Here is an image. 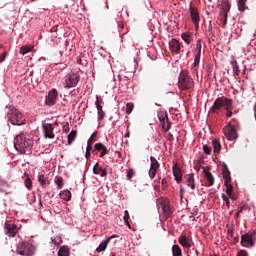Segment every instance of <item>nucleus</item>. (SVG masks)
<instances>
[{"label":"nucleus","instance_id":"obj_1","mask_svg":"<svg viewBox=\"0 0 256 256\" xmlns=\"http://www.w3.org/2000/svg\"><path fill=\"white\" fill-rule=\"evenodd\" d=\"M14 146L16 151L27 153L30 152L33 147V140L29 134H20L14 139Z\"/></svg>","mask_w":256,"mask_h":256},{"label":"nucleus","instance_id":"obj_2","mask_svg":"<svg viewBox=\"0 0 256 256\" xmlns=\"http://www.w3.org/2000/svg\"><path fill=\"white\" fill-rule=\"evenodd\" d=\"M178 87L181 90H190L194 87V82L191 76H189L188 70H181L178 76Z\"/></svg>","mask_w":256,"mask_h":256},{"label":"nucleus","instance_id":"obj_3","mask_svg":"<svg viewBox=\"0 0 256 256\" xmlns=\"http://www.w3.org/2000/svg\"><path fill=\"white\" fill-rule=\"evenodd\" d=\"M231 109V101L230 98L222 96L216 98L212 107L210 108L211 113H218L221 109Z\"/></svg>","mask_w":256,"mask_h":256},{"label":"nucleus","instance_id":"obj_4","mask_svg":"<svg viewBox=\"0 0 256 256\" xmlns=\"http://www.w3.org/2000/svg\"><path fill=\"white\" fill-rule=\"evenodd\" d=\"M35 251L36 248L26 241H21L16 246V253L20 256H34Z\"/></svg>","mask_w":256,"mask_h":256},{"label":"nucleus","instance_id":"obj_5","mask_svg":"<svg viewBox=\"0 0 256 256\" xmlns=\"http://www.w3.org/2000/svg\"><path fill=\"white\" fill-rule=\"evenodd\" d=\"M8 120L12 125H22L25 123V118L22 112L16 108H12L7 114Z\"/></svg>","mask_w":256,"mask_h":256},{"label":"nucleus","instance_id":"obj_6","mask_svg":"<svg viewBox=\"0 0 256 256\" xmlns=\"http://www.w3.org/2000/svg\"><path fill=\"white\" fill-rule=\"evenodd\" d=\"M223 134L226 138H228V141H235L238 138L236 125L232 124V122H229L228 125L224 126Z\"/></svg>","mask_w":256,"mask_h":256},{"label":"nucleus","instance_id":"obj_7","mask_svg":"<svg viewBox=\"0 0 256 256\" xmlns=\"http://www.w3.org/2000/svg\"><path fill=\"white\" fill-rule=\"evenodd\" d=\"M157 207L158 209H161L165 218H170L172 215V210L167 199L159 198L157 200Z\"/></svg>","mask_w":256,"mask_h":256},{"label":"nucleus","instance_id":"obj_8","mask_svg":"<svg viewBox=\"0 0 256 256\" xmlns=\"http://www.w3.org/2000/svg\"><path fill=\"white\" fill-rule=\"evenodd\" d=\"M81 80V76L78 73H71L65 78V89H71V87H76Z\"/></svg>","mask_w":256,"mask_h":256},{"label":"nucleus","instance_id":"obj_9","mask_svg":"<svg viewBox=\"0 0 256 256\" xmlns=\"http://www.w3.org/2000/svg\"><path fill=\"white\" fill-rule=\"evenodd\" d=\"M4 230L5 234L9 237H16L17 233H19V227L10 220H6Z\"/></svg>","mask_w":256,"mask_h":256},{"label":"nucleus","instance_id":"obj_10","mask_svg":"<svg viewBox=\"0 0 256 256\" xmlns=\"http://www.w3.org/2000/svg\"><path fill=\"white\" fill-rule=\"evenodd\" d=\"M241 246L243 247H254V233H246L241 236Z\"/></svg>","mask_w":256,"mask_h":256},{"label":"nucleus","instance_id":"obj_11","mask_svg":"<svg viewBox=\"0 0 256 256\" xmlns=\"http://www.w3.org/2000/svg\"><path fill=\"white\" fill-rule=\"evenodd\" d=\"M190 16H191V20L194 23V26L196 27V29H199V23L201 21V17H200V13H199L198 9L191 6L190 7Z\"/></svg>","mask_w":256,"mask_h":256},{"label":"nucleus","instance_id":"obj_12","mask_svg":"<svg viewBox=\"0 0 256 256\" xmlns=\"http://www.w3.org/2000/svg\"><path fill=\"white\" fill-rule=\"evenodd\" d=\"M43 133H44V138L46 139H54L55 134L53 132L54 128L52 124L46 123L42 125Z\"/></svg>","mask_w":256,"mask_h":256},{"label":"nucleus","instance_id":"obj_13","mask_svg":"<svg viewBox=\"0 0 256 256\" xmlns=\"http://www.w3.org/2000/svg\"><path fill=\"white\" fill-rule=\"evenodd\" d=\"M58 97V92L56 89L50 90L48 96H46L45 104L46 106H54L56 104V99Z\"/></svg>","mask_w":256,"mask_h":256},{"label":"nucleus","instance_id":"obj_14","mask_svg":"<svg viewBox=\"0 0 256 256\" xmlns=\"http://www.w3.org/2000/svg\"><path fill=\"white\" fill-rule=\"evenodd\" d=\"M204 176L206 179L205 186L211 187L215 183V178L213 177V174L211 173V170L209 167H204Z\"/></svg>","mask_w":256,"mask_h":256},{"label":"nucleus","instance_id":"obj_15","mask_svg":"<svg viewBox=\"0 0 256 256\" xmlns=\"http://www.w3.org/2000/svg\"><path fill=\"white\" fill-rule=\"evenodd\" d=\"M101 151L100 157L103 158V156L108 155L110 150L107 148V146L103 145V143H96L94 146L93 153H97Z\"/></svg>","mask_w":256,"mask_h":256},{"label":"nucleus","instance_id":"obj_16","mask_svg":"<svg viewBox=\"0 0 256 256\" xmlns=\"http://www.w3.org/2000/svg\"><path fill=\"white\" fill-rule=\"evenodd\" d=\"M13 185L11 182L3 180V178L0 176V191L2 193L11 194V191H9V188H12Z\"/></svg>","mask_w":256,"mask_h":256},{"label":"nucleus","instance_id":"obj_17","mask_svg":"<svg viewBox=\"0 0 256 256\" xmlns=\"http://www.w3.org/2000/svg\"><path fill=\"white\" fill-rule=\"evenodd\" d=\"M168 44L172 53H176V54L180 53L181 44L179 41L175 40V38H172V40L169 41Z\"/></svg>","mask_w":256,"mask_h":256},{"label":"nucleus","instance_id":"obj_18","mask_svg":"<svg viewBox=\"0 0 256 256\" xmlns=\"http://www.w3.org/2000/svg\"><path fill=\"white\" fill-rule=\"evenodd\" d=\"M222 173H223V180L224 184L231 183V171L229 170L227 164H222Z\"/></svg>","mask_w":256,"mask_h":256},{"label":"nucleus","instance_id":"obj_19","mask_svg":"<svg viewBox=\"0 0 256 256\" xmlns=\"http://www.w3.org/2000/svg\"><path fill=\"white\" fill-rule=\"evenodd\" d=\"M178 242L181 246L185 247L186 249H191L193 246V241L188 239L187 236L183 235L178 238Z\"/></svg>","mask_w":256,"mask_h":256},{"label":"nucleus","instance_id":"obj_20","mask_svg":"<svg viewBox=\"0 0 256 256\" xmlns=\"http://www.w3.org/2000/svg\"><path fill=\"white\" fill-rule=\"evenodd\" d=\"M94 174H99L101 177L107 176V168H103L99 163H96L93 168Z\"/></svg>","mask_w":256,"mask_h":256},{"label":"nucleus","instance_id":"obj_21","mask_svg":"<svg viewBox=\"0 0 256 256\" xmlns=\"http://www.w3.org/2000/svg\"><path fill=\"white\" fill-rule=\"evenodd\" d=\"M96 109L98 111V120H103L106 117V112L103 111V106L99 101V97L96 98Z\"/></svg>","mask_w":256,"mask_h":256},{"label":"nucleus","instance_id":"obj_22","mask_svg":"<svg viewBox=\"0 0 256 256\" xmlns=\"http://www.w3.org/2000/svg\"><path fill=\"white\" fill-rule=\"evenodd\" d=\"M173 174L175 177V180L177 181V183H181L182 179H183V173L181 171V168L178 167L176 164L173 167Z\"/></svg>","mask_w":256,"mask_h":256},{"label":"nucleus","instance_id":"obj_23","mask_svg":"<svg viewBox=\"0 0 256 256\" xmlns=\"http://www.w3.org/2000/svg\"><path fill=\"white\" fill-rule=\"evenodd\" d=\"M186 180V184L188 187H191L192 190H195L196 185H195V178H194V174H186V176L184 177Z\"/></svg>","mask_w":256,"mask_h":256},{"label":"nucleus","instance_id":"obj_24","mask_svg":"<svg viewBox=\"0 0 256 256\" xmlns=\"http://www.w3.org/2000/svg\"><path fill=\"white\" fill-rule=\"evenodd\" d=\"M113 237H115V236L108 237L107 240L101 241L99 246L96 248V251L98 253H101L102 251H105L107 249L109 243L111 242V239H113Z\"/></svg>","mask_w":256,"mask_h":256},{"label":"nucleus","instance_id":"obj_25","mask_svg":"<svg viewBox=\"0 0 256 256\" xmlns=\"http://www.w3.org/2000/svg\"><path fill=\"white\" fill-rule=\"evenodd\" d=\"M221 9H222V13H227L231 11V3L229 2V0H223L221 3Z\"/></svg>","mask_w":256,"mask_h":256},{"label":"nucleus","instance_id":"obj_26","mask_svg":"<svg viewBox=\"0 0 256 256\" xmlns=\"http://www.w3.org/2000/svg\"><path fill=\"white\" fill-rule=\"evenodd\" d=\"M38 181L41 184L42 187L49 186L50 180L49 177H46L44 174H40L38 177Z\"/></svg>","mask_w":256,"mask_h":256},{"label":"nucleus","instance_id":"obj_27","mask_svg":"<svg viewBox=\"0 0 256 256\" xmlns=\"http://www.w3.org/2000/svg\"><path fill=\"white\" fill-rule=\"evenodd\" d=\"M212 145H213V152L214 153H220L222 146H221V142H219L218 139H213L212 140Z\"/></svg>","mask_w":256,"mask_h":256},{"label":"nucleus","instance_id":"obj_28","mask_svg":"<svg viewBox=\"0 0 256 256\" xmlns=\"http://www.w3.org/2000/svg\"><path fill=\"white\" fill-rule=\"evenodd\" d=\"M60 197H61L62 200L70 201L71 197H72L71 191H69V190L61 191L60 192Z\"/></svg>","mask_w":256,"mask_h":256},{"label":"nucleus","instance_id":"obj_29","mask_svg":"<svg viewBox=\"0 0 256 256\" xmlns=\"http://www.w3.org/2000/svg\"><path fill=\"white\" fill-rule=\"evenodd\" d=\"M58 256H70V250L67 246H62L59 248Z\"/></svg>","mask_w":256,"mask_h":256},{"label":"nucleus","instance_id":"obj_30","mask_svg":"<svg viewBox=\"0 0 256 256\" xmlns=\"http://www.w3.org/2000/svg\"><path fill=\"white\" fill-rule=\"evenodd\" d=\"M32 50H33L32 45H24L23 47L20 48V54L26 55V54L31 53Z\"/></svg>","mask_w":256,"mask_h":256},{"label":"nucleus","instance_id":"obj_31","mask_svg":"<svg viewBox=\"0 0 256 256\" xmlns=\"http://www.w3.org/2000/svg\"><path fill=\"white\" fill-rule=\"evenodd\" d=\"M76 137H77V131L76 130L71 131L70 134L68 135L67 144L72 145L73 141H75Z\"/></svg>","mask_w":256,"mask_h":256},{"label":"nucleus","instance_id":"obj_32","mask_svg":"<svg viewBox=\"0 0 256 256\" xmlns=\"http://www.w3.org/2000/svg\"><path fill=\"white\" fill-rule=\"evenodd\" d=\"M181 38L185 41L187 44H191L193 41V36L190 33H182Z\"/></svg>","mask_w":256,"mask_h":256},{"label":"nucleus","instance_id":"obj_33","mask_svg":"<svg viewBox=\"0 0 256 256\" xmlns=\"http://www.w3.org/2000/svg\"><path fill=\"white\" fill-rule=\"evenodd\" d=\"M150 160H151V167L155 169L156 172H158V169H160V163L158 162L156 157H153V156L150 157Z\"/></svg>","mask_w":256,"mask_h":256},{"label":"nucleus","instance_id":"obj_34","mask_svg":"<svg viewBox=\"0 0 256 256\" xmlns=\"http://www.w3.org/2000/svg\"><path fill=\"white\" fill-rule=\"evenodd\" d=\"M97 134L98 132L95 131L87 141V145L90 147V149H93V144L96 141Z\"/></svg>","mask_w":256,"mask_h":256},{"label":"nucleus","instance_id":"obj_35","mask_svg":"<svg viewBox=\"0 0 256 256\" xmlns=\"http://www.w3.org/2000/svg\"><path fill=\"white\" fill-rule=\"evenodd\" d=\"M172 254L173 256H182V250L181 247L178 246V244H174L172 247Z\"/></svg>","mask_w":256,"mask_h":256},{"label":"nucleus","instance_id":"obj_36","mask_svg":"<svg viewBox=\"0 0 256 256\" xmlns=\"http://www.w3.org/2000/svg\"><path fill=\"white\" fill-rule=\"evenodd\" d=\"M162 128H163L164 131H169L170 128H171V122H170V120L168 118V115L166 116V118H165V120H164V122L162 124Z\"/></svg>","mask_w":256,"mask_h":256},{"label":"nucleus","instance_id":"obj_37","mask_svg":"<svg viewBox=\"0 0 256 256\" xmlns=\"http://www.w3.org/2000/svg\"><path fill=\"white\" fill-rule=\"evenodd\" d=\"M226 186V194L229 197H232V193H233V185L231 184V182H227V184H224Z\"/></svg>","mask_w":256,"mask_h":256},{"label":"nucleus","instance_id":"obj_38","mask_svg":"<svg viewBox=\"0 0 256 256\" xmlns=\"http://www.w3.org/2000/svg\"><path fill=\"white\" fill-rule=\"evenodd\" d=\"M246 9V0H238V11L244 12Z\"/></svg>","mask_w":256,"mask_h":256},{"label":"nucleus","instance_id":"obj_39","mask_svg":"<svg viewBox=\"0 0 256 256\" xmlns=\"http://www.w3.org/2000/svg\"><path fill=\"white\" fill-rule=\"evenodd\" d=\"M129 219H130V214L128 212V210H125L124 211V222H125V225L128 227V228H131V224L129 222Z\"/></svg>","mask_w":256,"mask_h":256},{"label":"nucleus","instance_id":"obj_40","mask_svg":"<svg viewBox=\"0 0 256 256\" xmlns=\"http://www.w3.org/2000/svg\"><path fill=\"white\" fill-rule=\"evenodd\" d=\"M167 116H168L167 112H158V120L160 121L161 125H163Z\"/></svg>","mask_w":256,"mask_h":256},{"label":"nucleus","instance_id":"obj_41","mask_svg":"<svg viewBox=\"0 0 256 256\" xmlns=\"http://www.w3.org/2000/svg\"><path fill=\"white\" fill-rule=\"evenodd\" d=\"M230 101V108H225L226 109V116L227 117H232L233 116V101L231 100V98H229Z\"/></svg>","mask_w":256,"mask_h":256},{"label":"nucleus","instance_id":"obj_42","mask_svg":"<svg viewBox=\"0 0 256 256\" xmlns=\"http://www.w3.org/2000/svg\"><path fill=\"white\" fill-rule=\"evenodd\" d=\"M231 196L222 194V199L226 203V207L229 209L231 207V202H230Z\"/></svg>","mask_w":256,"mask_h":256},{"label":"nucleus","instance_id":"obj_43","mask_svg":"<svg viewBox=\"0 0 256 256\" xmlns=\"http://www.w3.org/2000/svg\"><path fill=\"white\" fill-rule=\"evenodd\" d=\"M24 183H25L26 188H28V190H32L33 183L31 181V178L26 177Z\"/></svg>","mask_w":256,"mask_h":256},{"label":"nucleus","instance_id":"obj_44","mask_svg":"<svg viewBox=\"0 0 256 256\" xmlns=\"http://www.w3.org/2000/svg\"><path fill=\"white\" fill-rule=\"evenodd\" d=\"M54 181L59 189H61L64 186L62 177H55Z\"/></svg>","mask_w":256,"mask_h":256},{"label":"nucleus","instance_id":"obj_45","mask_svg":"<svg viewBox=\"0 0 256 256\" xmlns=\"http://www.w3.org/2000/svg\"><path fill=\"white\" fill-rule=\"evenodd\" d=\"M156 174H157L156 169L153 168L152 166H150V169H149V172H148L149 178H150V179H154V177L156 176Z\"/></svg>","mask_w":256,"mask_h":256},{"label":"nucleus","instance_id":"obj_46","mask_svg":"<svg viewBox=\"0 0 256 256\" xmlns=\"http://www.w3.org/2000/svg\"><path fill=\"white\" fill-rule=\"evenodd\" d=\"M133 109H134V104L133 103H127L126 104V113L127 114H131Z\"/></svg>","mask_w":256,"mask_h":256},{"label":"nucleus","instance_id":"obj_47","mask_svg":"<svg viewBox=\"0 0 256 256\" xmlns=\"http://www.w3.org/2000/svg\"><path fill=\"white\" fill-rule=\"evenodd\" d=\"M196 53H198L199 55H201V52H202V44H201V40H198L196 42Z\"/></svg>","mask_w":256,"mask_h":256},{"label":"nucleus","instance_id":"obj_48","mask_svg":"<svg viewBox=\"0 0 256 256\" xmlns=\"http://www.w3.org/2000/svg\"><path fill=\"white\" fill-rule=\"evenodd\" d=\"M200 59H201V54L196 52L195 57H194V65H195V67L200 64Z\"/></svg>","mask_w":256,"mask_h":256},{"label":"nucleus","instance_id":"obj_49","mask_svg":"<svg viewBox=\"0 0 256 256\" xmlns=\"http://www.w3.org/2000/svg\"><path fill=\"white\" fill-rule=\"evenodd\" d=\"M203 151H204V153H206V155H211V153H212V148H211V146L204 145V146H203Z\"/></svg>","mask_w":256,"mask_h":256},{"label":"nucleus","instance_id":"obj_50","mask_svg":"<svg viewBox=\"0 0 256 256\" xmlns=\"http://www.w3.org/2000/svg\"><path fill=\"white\" fill-rule=\"evenodd\" d=\"M208 33L211 34V36H214V31H213V25H212V20L209 21V24H208Z\"/></svg>","mask_w":256,"mask_h":256},{"label":"nucleus","instance_id":"obj_51","mask_svg":"<svg viewBox=\"0 0 256 256\" xmlns=\"http://www.w3.org/2000/svg\"><path fill=\"white\" fill-rule=\"evenodd\" d=\"M221 20H225V23H228V13L227 12H220Z\"/></svg>","mask_w":256,"mask_h":256},{"label":"nucleus","instance_id":"obj_52","mask_svg":"<svg viewBox=\"0 0 256 256\" xmlns=\"http://www.w3.org/2000/svg\"><path fill=\"white\" fill-rule=\"evenodd\" d=\"M91 151H92L91 147L87 145L86 154H85L86 159H89L91 157Z\"/></svg>","mask_w":256,"mask_h":256},{"label":"nucleus","instance_id":"obj_53","mask_svg":"<svg viewBox=\"0 0 256 256\" xmlns=\"http://www.w3.org/2000/svg\"><path fill=\"white\" fill-rule=\"evenodd\" d=\"M134 174H135V172H134V170L132 168L130 170H128L127 179L131 180L132 177L134 176Z\"/></svg>","mask_w":256,"mask_h":256},{"label":"nucleus","instance_id":"obj_54","mask_svg":"<svg viewBox=\"0 0 256 256\" xmlns=\"http://www.w3.org/2000/svg\"><path fill=\"white\" fill-rule=\"evenodd\" d=\"M233 73L235 76L239 75V66L238 65L233 66Z\"/></svg>","mask_w":256,"mask_h":256},{"label":"nucleus","instance_id":"obj_55","mask_svg":"<svg viewBox=\"0 0 256 256\" xmlns=\"http://www.w3.org/2000/svg\"><path fill=\"white\" fill-rule=\"evenodd\" d=\"M237 256H248V251H246V250H240V251H238Z\"/></svg>","mask_w":256,"mask_h":256},{"label":"nucleus","instance_id":"obj_56","mask_svg":"<svg viewBox=\"0 0 256 256\" xmlns=\"http://www.w3.org/2000/svg\"><path fill=\"white\" fill-rule=\"evenodd\" d=\"M63 131L66 133L70 131L69 122H66V124L63 125Z\"/></svg>","mask_w":256,"mask_h":256},{"label":"nucleus","instance_id":"obj_57","mask_svg":"<svg viewBox=\"0 0 256 256\" xmlns=\"http://www.w3.org/2000/svg\"><path fill=\"white\" fill-rule=\"evenodd\" d=\"M174 137H173V134H168L167 135V140L168 141H173Z\"/></svg>","mask_w":256,"mask_h":256},{"label":"nucleus","instance_id":"obj_58","mask_svg":"<svg viewBox=\"0 0 256 256\" xmlns=\"http://www.w3.org/2000/svg\"><path fill=\"white\" fill-rule=\"evenodd\" d=\"M5 59H6V55L5 54H1L0 55V62L5 61Z\"/></svg>","mask_w":256,"mask_h":256},{"label":"nucleus","instance_id":"obj_59","mask_svg":"<svg viewBox=\"0 0 256 256\" xmlns=\"http://www.w3.org/2000/svg\"><path fill=\"white\" fill-rule=\"evenodd\" d=\"M167 183H168V181L166 180V178H163V179L161 180L162 186H165Z\"/></svg>","mask_w":256,"mask_h":256},{"label":"nucleus","instance_id":"obj_60","mask_svg":"<svg viewBox=\"0 0 256 256\" xmlns=\"http://www.w3.org/2000/svg\"><path fill=\"white\" fill-rule=\"evenodd\" d=\"M131 135V132L129 131V129H127L126 134H125V138H129Z\"/></svg>","mask_w":256,"mask_h":256},{"label":"nucleus","instance_id":"obj_61","mask_svg":"<svg viewBox=\"0 0 256 256\" xmlns=\"http://www.w3.org/2000/svg\"><path fill=\"white\" fill-rule=\"evenodd\" d=\"M231 200H237L238 196L237 195H234L233 193L231 194L230 196Z\"/></svg>","mask_w":256,"mask_h":256},{"label":"nucleus","instance_id":"obj_62","mask_svg":"<svg viewBox=\"0 0 256 256\" xmlns=\"http://www.w3.org/2000/svg\"><path fill=\"white\" fill-rule=\"evenodd\" d=\"M118 27H120L121 29H123V27H124L123 21H119V22H118Z\"/></svg>","mask_w":256,"mask_h":256},{"label":"nucleus","instance_id":"obj_63","mask_svg":"<svg viewBox=\"0 0 256 256\" xmlns=\"http://www.w3.org/2000/svg\"><path fill=\"white\" fill-rule=\"evenodd\" d=\"M244 206H241V208L240 209H238V212H239V214H242V212L244 211Z\"/></svg>","mask_w":256,"mask_h":256},{"label":"nucleus","instance_id":"obj_64","mask_svg":"<svg viewBox=\"0 0 256 256\" xmlns=\"http://www.w3.org/2000/svg\"><path fill=\"white\" fill-rule=\"evenodd\" d=\"M253 110H254V117L256 118V103L254 104Z\"/></svg>","mask_w":256,"mask_h":256}]
</instances>
